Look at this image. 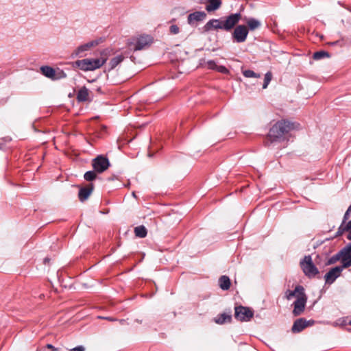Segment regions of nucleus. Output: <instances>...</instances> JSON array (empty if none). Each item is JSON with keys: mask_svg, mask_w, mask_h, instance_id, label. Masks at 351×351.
Instances as JSON below:
<instances>
[{"mask_svg": "<svg viewBox=\"0 0 351 351\" xmlns=\"http://www.w3.org/2000/svg\"><path fill=\"white\" fill-rule=\"evenodd\" d=\"M135 236L139 238H145L147 236V231L144 226H138L134 228Z\"/></svg>", "mask_w": 351, "mask_h": 351, "instance_id": "b1692460", "label": "nucleus"}, {"mask_svg": "<svg viewBox=\"0 0 351 351\" xmlns=\"http://www.w3.org/2000/svg\"><path fill=\"white\" fill-rule=\"evenodd\" d=\"M170 32L173 34H177L180 32V29L176 25H172L169 28Z\"/></svg>", "mask_w": 351, "mask_h": 351, "instance_id": "2f4dec72", "label": "nucleus"}, {"mask_svg": "<svg viewBox=\"0 0 351 351\" xmlns=\"http://www.w3.org/2000/svg\"><path fill=\"white\" fill-rule=\"evenodd\" d=\"M216 71L221 73H228V69L225 66H217L216 68Z\"/></svg>", "mask_w": 351, "mask_h": 351, "instance_id": "72a5a7b5", "label": "nucleus"}, {"mask_svg": "<svg viewBox=\"0 0 351 351\" xmlns=\"http://www.w3.org/2000/svg\"><path fill=\"white\" fill-rule=\"evenodd\" d=\"M47 348L50 349L51 351H59V350L57 348L54 347L51 344H47Z\"/></svg>", "mask_w": 351, "mask_h": 351, "instance_id": "c9c22d12", "label": "nucleus"}, {"mask_svg": "<svg viewBox=\"0 0 351 351\" xmlns=\"http://www.w3.org/2000/svg\"><path fill=\"white\" fill-rule=\"evenodd\" d=\"M248 34V29L245 25H239L234 29L232 38L234 42L241 43L246 40Z\"/></svg>", "mask_w": 351, "mask_h": 351, "instance_id": "6e6552de", "label": "nucleus"}, {"mask_svg": "<svg viewBox=\"0 0 351 351\" xmlns=\"http://www.w3.org/2000/svg\"><path fill=\"white\" fill-rule=\"evenodd\" d=\"M102 52L101 53V58H85L82 60H78L73 62V66L77 67L84 71H94L95 69L101 68L107 61L106 53L104 56Z\"/></svg>", "mask_w": 351, "mask_h": 351, "instance_id": "7ed1b4c3", "label": "nucleus"}, {"mask_svg": "<svg viewBox=\"0 0 351 351\" xmlns=\"http://www.w3.org/2000/svg\"><path fill=\"white\" fill-rule=\"evenodd\" d=\"M347 239L348 240H350L351 241V230L350 231V232L348 233V236H347Z\"/></svg>", "mask_w": 351, "mask_h": 351, "instance_id": "4c0bfd02", "label": "nucleus"}, {"mask_svg": "<svg viewBox=\"0 0 351 351\" xmlns=\"http://www.w3.org/2000/svg\"><path fill=\"white\" fill-rule=\"evenodd\" d=\"M351 213V205L348 208L347 210L346 211L344 215H343V222H346L348 220L350 217V214Z\"/></svg>", "mask_w": 351, "mask_h": 351, "instance_id": "473e14b6", "label": "nucleus"}, {"mask_svg": "<svg viewBox=\"0 0 351 351\" xmlns=\"http://www.w3.org/2000/svg\"><path fill=\"white\" fill-rule=\"evenodd\" d=\"M231 320H232L231 315L229 314L225 313L218 315L215 318V322L219 324H223L226 322H230Z\"/></svg>", "mask_w": 351, "mask_h": 351, "instance_id": "4be33fe9", "label": "nucleus"}, {"mask_svg": "<svg viewBox=\"0 0 351 351\" xmlns=\"http://www.w3.org/2000/svg\"><path fill=\"white\" fill-rule=\"evenodd\" d=\"M96 171L95 170L93 171H88L87 172H86L84 175V179L86 180V181H93L94 180L96 177H97V174H96Z\"/></svg>", "mask_w": 351, "mask_h": 351, "instance_id": "bb28decb", "label": "nucleus"}, {"mask_svg": "<svg viewBox=\"0 0 351 351\" xmlns=\"http://www.w3.org/2000/svg\"><path fill=\"white\" fill-rule=\"evenodd\" d=\"M341 254V263L343 268H347L351 266V243L346 245L340 250Z\"/></svg>", "mask_w": 351, "mask_h": 351, "instance_id": "f8f14e48", "label": "nucleus"}, {"mask_svg": "<svg viewBox=\"0 0 351 351\" xmlns=\"http://www.w3.org/2000/svg\"><path fill=\"white\" fill-rule=\"evenodd\" d=\"M340 259L341 260V254L339 251L337 254L333 255L329 258V260L328 261V265L334 264Z\"/></svg>", "mask_w": 351, "mask_h": 351, "instance_id": "c85d7f7f", "label": "nucleus"}, {"mask_svg": "<svg viewBox=\"0 0 351 351\" xmlns=\"http://www.w3.org/2000/svg\"><path fill=\"white\" fill-rule=\"evenodd\" d=\"M243 75L245 77H255V78H258L261 77V75L258 74V73H256L255 72H254L252 70H244L243 71Z\"/></svg>", "mask_w": 351, "mask_h": 351, "instance_id": "cd10ccee", "label": "nucleus"}, {"mask_svg": "<svg viewBox=\"0 0 351 351\" xmlns=\"http://www.w3.org/2000/svg\"><path fill=\"white\" fill-rule=\"evenodd\" d=\"M234 311L235 318L241 322H249L254 316V312L248 307L239 306Z\"/></svg>", "mask_w": 351, "mask_h": 351, "instance_id": "1a4fd4ad", "label": "nucleus"}, {"mask_svg": "<svg viewBox=\"0 0 351 351\" xmlns=\"http://www.w3.org/2000/svg\"><path fill=\"white\" fill-rule=\"evenodd\" d=\"M241 18L240 13L231 14L230 15L219 19H210L204 26V32L222 29L226 32L231 31L239 22Z\"/></svg>", "mask_w": 351, "mask_h": 351, "instance_id": "f03ea898", "label": "nucleus"}, {"mask_svg": "<svg viewBox=\"0 0 351 351\" xmlns=\"http://www.w3.org/2000/svg\"><path fill=\"white\" fill-rule=\"evenodd\" d=\"M84 350H85V349H84V346H78L75 348H73L69 350V351H84Z\"/></svg>", "mask_w": 351, "mask_h": 351, "instance_id": "f704fd0d", "label": "nucleus"}, {"mask_svg": "<svg viewBox=\"0 0 351 351\" xmlns=\"http://www.w3.org/2000/svg\"><path fill=\"white\" fill-rule=\"evenodd\" d=\"M206 13L204 12H195L188 16V23L191 25L195 22L202 21L206 17Z\"/></svg>", "mask_w": 351, "mask_h": 351, "instance_id": "2eb2a0df", "label": "nucleus"}, {"mask_svg": "<svg viewBox=\"0 0 351 351\" xmlns=\"http://www.w3.org/2000/svg\"><path fill=\"white\" fill-rule=\"evenodd\" d=\"M343 269L342 266H337L332 268L325 275L326 282L332 284L340 276Z\"/></svg>", "mask_w": 351, "mask_h": 351, "instance_id": "ddd939ff", "label": "nucleus"}, {"mask_svg": "<svg viewBox=\"0 0 351 351\" xmlns=\"http://www.w3.org/2000/svg\"><path fill=\"white\" fill-rule=\"evenodd\" d=\"M349 230H351V219L348 222H343V220L341 224L338 228L337 234L341 235L343 232Z\"/></svg>", "mask_w": 351, "mask_h": 351, "instance_id": "5701e85b", "label": "nucleus"}, {"mask_svg": "<svg viewBox=\"0 0 351 351\" xmlns=\"http://www.w3.org/2000/svg\"><path fill=\"white\" fill-rule=\"evenodd\" d=\"M300 267L304 274L308 278L315 277L319 274L318 269L314 265L310 255L305 256L300 261Z\"/></svg>", "mask_w": 351, "mask_h": 351, "instance_id": "39448f33", "label": "nucleus"}, {"mask_svg": "<svg viewBox=\"0 0 351 351\" xmlns=\"http://www.w3.org/2000/svg\"><path fill=\"white\" fill-rule=\"evenodd\" d=\"M315 324L313 319L306 320L305 318L297 319L291 328L293 333H299L307 327L312 326Z\"/></svg>", "mask_w": 351, "mask_h": 351, "instance_id": "9b49d317", "label": "nucleus"}, {"mask_svg": "<svg viewBox=\"0 0 351 351\" xmlns=\"http://www.w3.org/2000/svg\"><path fill=\"white\" fill-rule=\"evenodd\" d=\"M307 297L305 293H302V295H297L296 300L293 302V315L295 317L300 315L305 309Z\"/></svg>", "mask_w": 351, "mask_h": 351, "instance_id": "9d476101", "label": "nucleus"}, {"mask_svg": "<svg viewBox=\"0 0 351 351\" xmlns=\"http://www.w3.org/2000/svg\"><path fill=\"white\" fill-rule=\"evenodd\" d=\"M40 71L43 75L52 80H58L66 77V74L64 71L60 69H54L49 66H41Z\"/></svg>", "mask_w": 351, "mask_h": 351, "instance_id": "423d86ee", "label": "nucleus"}, {"mask_svg": "<svg viewBox=\"0 0 351 351\" xmlns=\"http://www.w3.org/2000/svg\"><path fill=\"white\" fill-rule=\"evenodd\" d=\"M89 91L86 86L82 87L77 93L76 99L79 102H84L88 100Z\"/></svg>", "mask_w": 351, "mask_h": 351, "instance_id": "f3484780", "label": "nucleus"}, {"mask_svg": "<svg viewBox=\"0 0 351 351\" xmlns=\"http://www.w3.org/2000/svg\"><path fill=\"white\" fill-rule=\"evenodd\" d=\"M219 287L222 290H228L231 285V282L228 276H221L219 279Z\"/></svg>", "mask_w": 351, "mask_h": 351, "instance_id": "412c9836", "label": "nucleus"}, {"mask_svg": "<svg viewBox=\"0 0 351 351\" xmlns=\"http://www.w3.org/2000/svg\"><path fill=\"white\" fill-rule=\"evenodd\" d=\"M93 190V184H90L87 186L82 187L80 189L78 193L79 199L81 202H84L86 200L88 197L90 195L92 191Z\"/></svg>", "mask_w": 351, "mask_h": 351, "instance_id": "4468645a", "label": "nucleus"}, {"mask_svg": "<svg viewBox=\"0 0 351 351\" xmlns=\"http://www.w3.org/2000/svg\"><path fill=\"white\" fill-rule=\"evenodd\" d=\"M49 261V258H45V263L48 262Z\"/></svg>", "mask_w": 351, "mask_h": 351, "instance_id": "58836bf2", "label": "nucleus"}, {"mask_svg": "<svg viewBox=\"0 0 351 351\" xmlns=\"http://www.w3.org/2000/svg\"><path fill=\"white\" fill-rule=\"evenodd\" d=\"M207 68L211 70H216L217 66L216 62L214 60H208L206 62Z\"/></svg>", "mask_w": 351, "mask_h": 351, "instance_id": "7c9ffc66", "label": "nucleus"}, {"mask_svg": "<svg viewBox=\"0 0 351 351\" xmlns=\"http://www.w3.org/2000/svg\"><path fill=\"white\" fill-rule=\"evenodd\" d=\"M302 293H304V289L302 286H296L293 291L288 290L286 292V298L287 300H291V298L297 295H302Z\"/></svg>", "mask_w": 351, "mask_h": 351, "instance_id": "6ab92c4d", "label": "nucleus"}, {"mask_svg": "<svg viewBox=\"0 0 351 351\" xmlns=\"http://www.w3.org/2000/svg\"><path fill=\"white\" fill-rule=\"evenodd\" d=\"M97 43L92 41L84 45L79 46L77 49L72 53V56H80L82 52L88 50L91 47L96 45Z\"/></svg>", "mask_w": 351, "mask_h": 351, "instance_id": "a211bd4d", "label": "nucleus"}, {"mask_svg": "<svg viewBox=\"0 0 351 351\" xmlns=\"http://www.w3.org/2000/svg\"><path fill=\"white\" fill-rule=\"evenodd\" d=\"M92 166L97 173H101L109 167L110 162L107 157L99 155L92 160Z\"/></svg>", "mask_w": 351, "mask_h": 351, "instance_id": "0eeeda50", "label": "nucleus"}, {"mask_svg": "<svg viewBox=\"0 0 351 351\" xmlns=\"http://www.w3.org/2000/svg\"><path fill=\"white\" fill-rule=\"evenodd\" d=\"M152 42L153 38L152 36L141 35L128 39L127 45L130 50L139 51L149 47Z\"/></svg>", "mask_w": 351, "mask_h": 351, "instance_id": "20e7f679", "label": "nucleus"}, {"mask_svg": "<svg viewBox=\"0 0 351 351\" xmlns=\"http://www.w3.org/2000/svg\"><path fill=\"white\" fill-rule=\"evenodd\" d=\"M325 57H329L328 53L325 51H316L313 55V59L316 60H321Z\"/></svg>", "mask_w": 351, "mask_h": 351, "instance_id": "a878e982", "label": "nucleus"}, {"mask_svg": "<svg viewBox=\"0 0 351 351\" xmlns=\"http://www.w3.org/2000/svg\"><path fill=\"white\" fill-rule=\"evenodd\" d=\"M123 59L124 58L122 55H119L112 58L109 62L110 69H114L119 64H120L123 60Z\"/></svg>", "mask_w": 351, "mask_h": 351, "instance_id": "393cba45", "label": "nucleus"}, {"mask_svg": "<svg viewBox=\"0 0 351 351\" xmlns=\"http://www.w3.org/2000/svg\"><path fill=\"white\" fill-rule=\"evenodd\" d=\"M101 319H107V320H109V321H115L116 319L112 318V317H99Z\"/></svg>", "mask_w": 351, "mask_h": 351, "instance_id": "e433bc0d", "label": "nucleus"}, {"mask_svg": "<svg viewBox=\"0 0 351 351\" xmlns=\"http://www.w3.org/2000/svg\"><path fill=\"white\" fill-rule=\"evenodd\" d=\"M271 77H272V75H271V73L270 72H267L265 75L264 82H263V89L266 88L268 86L269 82L271 80Z\"/></svg>", "mask_w": 351, "mask_h": 351, "instance_id": "c756f323", "label": "nucleus"}, {"mask_svg": "<svg viewBox=\"0 0 351 351\" xmlns=\"http://www.w3.org/2000/svg\"><path fill=\"white\" fill-rule=\"evenodd\" d=\"M299 128V124L286 119H282L274 123L267 134L270 143L288 141L289 133Z\"/></svg>", "mask_w": 351, "mask_h": 351, "instance_id": "f257e3e1", "label": "nucleus"}, {"mask_svg": "<svg viewBox=\"0 0 351 351\" xmlns=\"http://www.w3.org/2000/svg\"><path fill=\"white\" fill-rule=\"evenodd\" d=\"M246 23H247L246 27L248 29V32L249 31H254L255 29H258L261 25V22L258 19H256L254 18L248 19L246 21Z\"/></svg>", "mask_w": 351, "mask_h": 351, "instance_id": "aec40b11", "label": "nucleus"}, {"mask_svg": "<svg viewBox=\"0 0 351 351\" xmlns=\"http://www.w3.org/2000/svg\"><path fill=\"white\" fill-rule=\"evenodd\" d=\"M201 3H208L206 6V10L208 12L217 10L221 4L220 0H201Z\"/></svg>", "mask_w": 351, "mask_h": 351, "instance_id": "dca6fc26", "label": "nucleus"}]
</instances>
